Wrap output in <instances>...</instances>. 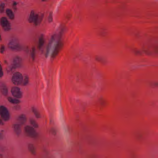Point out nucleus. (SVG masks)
<instances>
[{
	"instance_id": "72a5a7b5",
	"label": "nucleus",
	"mask_w": 158,
	"mask_h": 158,
	"mask_svg": "<svg viewBox=\"0 0 158 158\" xmlns=\"http://www.w3.org/2000/svg\"><path fill=\"white\" fill-rule=\"evenodd\" d=\"M2 136V134L0 133V138Z\"/></svg>"
},
{
	"instance_id": "1a4fd4ad",
	"label": "nucleus",
	"mask_w": 158,
	"mask_h": 158,
	"mask_svg": "<svg viewBox=\"0 0 158 158\" xmlns=\"http://www.w3.org/2000/svg\"><path fill=\"white\" fill-rule=\"evenodd\" d=\"M22 125L17 123H15L13 125L14 131L18 136H19L21 134V127Z\"/></svg>"
},
{
	"instance_id": "b1692460",
	"label": "nucleus",
	"mask_w": 158,
	"mask_h": 158,
	"mask_svg": "<svg viewBox=\"0 0 158 158\" xmlns=\"http://www.w3.org/2000/svg\"><path fill=\"white\" fill-rule=\"evenodd\" d=\"M3 75V73L2 71V68L0 64V77H2Z\"/></svg>"
},
{
	"instance_id": "bb28decb",
	"label": "nucleus",
	"mask_w": 158,
	"mask_h": 158,
	"mask_svg": "<svg viewBox=\"0 0 158 158\" xmlns=\"http://www.w3.org/2000/svg\"><path fill=\"white\" fill-rule=\"evenodd\" d=\"M14 108L15 110H19L20 109V106L19 105H17L14 106Z\"/></svg>"
},
{
	"instance_id": "f8f14e48",
	"label": "nucleus",
	"mask_w": 158,
	"mask_h": 158,
	"mask_svg": "<svg viewBox=\"0 0 158 158\" xmlns=\"http://www.w3.org/2000/svg\"><path fill=\"white\" fill-rule=\"evenodd\" d=\"M29 77L28 76L26 75L24 76L23 80L22 81V83L20 85L23 86H27L29 84Z\"/></svg>"
},
{
	"instance_id": "2f4dec72",
	"label": "nucleus",
	"mask_w": 158,
	"mask_h": 158,
	"mask_svg": "<svg viewBox=\"0 0 158 158\" xmlns=\"http://www.w3.org/2000/svg\"><path fill=\"white\" fill-rule=\"evenodd\" d=\"M0 124L1 125H3V123L2 121L0 119Z\"/></svg>"
},
{
	"instance_id": "7ed1b4c3",
	"label": "nucleus",
	"mask_w": 158,
	"mask_h": 158,
	"mask_svg": "<svg viewBox=\"0 0 158 158\" xmlns=\"http://www.w3.org/2000/svg\"><path fill=\"white\" fill-rule=\"evenodd\" d=\"M0 24L2 29L5 31H9L11 29V24L6 17H3L1 18Z\"/></svg>"
},
{
	"instance_id": "9d476101",
	"label": "nucleus",
	"mask_w": 158,
	"mask_h": 158,
	"mask_svg": "<svg viewBox=\"0 0 158 158\" xmlns=\"http://www.w3.org/2000/svg\"><path fill=\"white\" fill-rule=\"evenodd\" d=\"M16 120L18 122V123L23 125L26 122V116L24 114H20L17 117Z\"/></svg>"
},
{
	"instance_id": "6ab92c4d",
	"label": "nucleus",
	"mask_w": 158,
	"mask_h": 158,
	"mask_svg": "<svg viewBox=\"0 0 158 158\" xmlns=\"http://www.w3.org/2000/svg\"><path fill=\"white\" fill-rule=\"evenodd\" d=\"M28 148L32 153H35V148L32 144H29L28 145Z\"/></svg>"
},
{
	"instance_id": "393cba45",
	"label": "nucleus",
	"mask_w": 158,
	"mask_h": 158,
	"mask_svg": "<svg viewBox=\"0 0 158 158\" xmlns=\"http://www.w3.org/2000/svg\"><path fill=\"white\" fill-rule=\"evenodd\" d=\"M152 85L154 87H158V81H155L152 82Z\"/></svg>"
},
{
	"instance_id": "5701e85b",
	"label": "nucleus",
	"mask_w": 158,
	"mask_h": 158,
	"mask_svg": "<svg viewBox=\"0 0 158 158\" xmlns=\"http://www.w3.org/2000/svg\"><path fill=\"white\" fill-rule=\"evenodd\" d=\"M5 50V46L3 45H1L0 48V52L3 53Z\"/></svg>"
},
{
	"instance_id": "dca6fc26",
	"label": "nucleus",
	"mask_w": 158,
	"mask_h": 158,
	"mask_svg": "<svg viewBox=\"0 0 158 158\" xmlns=\"http://www.w3.org/2000/svg\"><path fill=\"white\" fill-rule=\"evenodd\" d=\"M30 124L35 128H38L39 125L36 121L33 119L31 118L30 119Z\"/></svg>"
},
{
	"instance_id": "0eeeda50",
	"label": "nucleus",
	"mask_w": 158,
	"mask_h": 158,
	"mask_svg": "<svg viewBox=\"0 0 158 158\" xmlns=\"http://www.w3.org/2000/svg\"><path fill=\"white\" fill-rule=\"evenodd\" d=\"M26 135L31 137L35 138L38 136V133L36 132L34 128L29 126H27L24 127Z\"/></svg>"
},
{
	"instance_id": "6e6552de",
	"label": "nucleus",
	"mask_w": 158,
	"mask_h": 158,
	"mask_svg": "<svg viewBox=\"0 0 158 158\" xmlns=\"http://www.w3.org/2000/svg\"><path fill=\"white\" fill-rule=\"evenodd\" d=\"M11 92L12 95L15 98H21L22 97V92L19 87L15 86L12 87Z\"/></svg>"
},
{
	"instance_id": "f03ea898",
	"label": "nucleus",
	"mask_w": 158,
	"mask_h": 158,
	"mask_svg": "<svg viewBox=\"0 0 158 158\" xmlns=\"http://www.w3.org/2000/svg\"><path fill=\"white\" fill-rule=\"evenodd\" d=\"M42 20L37 13L34 10H32L30 13L28 21L29 23H33L35 26L39 25Z\"/></svg>"
},
{
	"instance_id": "7c9ffc66",
	"label": "nucleus",
	"mask_w": 158,
	"mask_h": 158,
	"mask_svg": "<svg viewBox=\"0 0 158 158\" xmlns=\"http://www.w3.org/2000/svg\"><path fill=\"white\" fill-rule=\"evenodd\" d=\"M17 3L15 2H13L12 6H16L17 5Z\"/></svg>"
},
{
	"instance_id": "f257e3e1",
	"label": "nucleus",
	"mask_w": 158,
	"mask_h": 158,
	"mask_svg": "<svg viewBox=\"0 0 158 158\" xmlns=\"http://www.w3.org/2000/svg\"><path fill=\"white\" fill-rule=\"evenodd\" d=\"M58 33L55 32L51 35L48 43L45 46L46 43L45 35L44 34H41L38 38L37 46L35 45H32L29 50L28 46L25 47L24 51L27 53H29L33 60L36 54L37 48L45 57H47L50 55L52 60L55 59L57 56L64 46L62 38L66 28L64 25H60Z\"/></svg>"
},
{
	"instance_id": "a211bd4d",
	"label": "nucleus",
	"mask_w": 158,
	"mask_h": 158,
	"mask_svg": "<svg viewBox=\"0 0 158 158\" xmlns=\"http://www.w3.org/2000/svg\"><path fill=\"white\" fill-rule=\"evenodd\" d=\"M1 92L4 95H6L8 93V90L6 87L3 85L1 87Z\"/></svg>"
},
{
	"instance_id": "cd10ccee",
	"label": "nucleus",
	"mask_w": 158,
	"mask_h": 158,
	"mask_svg": "<svg viewBox=\"0 0 158 158\" xmlns=\"http://www.w3.org/2000/svg\"><path fill=\"white\" fill-rule=\"evenodd\" d=\"M16 65L15 64H14L13 65L11 68H10V71L11 72H13V70L15 69L16 68Z\"/></svg>"
},
{
	"instance_id": "4468645a",
	"label": "nucleus",
	"mask_w": 158,
	"mask_h": 158,
	"mask_svg": "<svg viewBox=\"0 0 158 158\" xmlns=\"http://www.w3.org/2000/svg\"><path fill=\"white\" fill-rule=\"evenodd\" d=\"M7 99L10 103L13 104H18L20 102V101L19 100L17 99H13L11 97H8Z\"/></svg>"
},
{
	"instance_id": "2eb2a0df",
	"label": "nucleus",
	"mask_w": 158,
	"mask_h": 158,
	"mask_svg": "<svg viewBox=\"0 0 158 158\" xmlns=\"http://www.w3.org/2000/svg\"><path fill=\"white\" fill-rule=\"evenodd\" d=\"M32 110L36 118H41V116L40 113L34 107H32Z\"/></svg>"
},
{
	"instance_id": "a878e982",
	"label": "nucleus",
	"mask_w": 158,
	"mask_h": 158,
	"mask_svg": "<svg viewBox=\"0 0 158 158\" xmlns=\"http://www.w3.org/2000/svg\"><path fill=\"white\" fill-rule=\"evenodd\" d=\"M100 103L102 106H103L105 103V101L102 99H100Z\"/></svg>"
},
{
	"instance_id": "39448f33",
	"label": "nucleus",
	"mask_w": 158,
	"mask_h": 158,
	"mask_svg": "<svg viewBox=\"0 0 158 158\" xmlns=\"http://www.w3.org/2000/svg\"><path fill=\"white\" fill-rule=\"evenodd\" d=\"M0 115L4 121H8L10 119V114L7 108L4 106H0Z\"/></svg>"
},
{
	"instance_id": "f3484780",
	"label": "nucleus",
	"mask_w": 158,
	"mask_h": 158,
	"mask_svg": "<svg viewBox=\"0 0 158 158\" xmlns=\"http://www.w3.org/2000/svg\"><path fill=\"white\" fill-rule=\"evenodd\" d=\"M21 61V58L18 56L15 57L13 60L14 63L15 64H19L20 63Z\"/></svg>"
},
{
	"instance_id": "aec40b11",
	"label": "nucleus",
	"mask_w": 158,
	"mask_h": 158,
	"mask_svg": "<svg viewBox=\"0 0 158 158\" xmlns=\"http://www.w3.org/2000/svg\"><path fill=\"white\" fill-rule=\"evenodd\" d=\"M5 4H2L0 5V13H2L4 11Z\"/></svg>"
},
{
	"instance_id": "473e14b6",
	"label": "nucleus",
	"mask_w": 158,
	"mask_h": 158,
	"mask_svg": "<svg viewBox=\"0 0 158 158\" xmlns=\"http://www.w3.org/2000/svg\"><path fill=\"white\" fill-rule=\"evenodd\" d=\"M48 0H41L42 2H47Z\"/></svg>"
},
{
	"instance_id": "412c9836",
	"label": "nucleus",
	"mask_w": 158,
	"mask_h": 158,
	"mask_svg": "<svg viewBox=\"0 0 158 158\" xmlns=\"http://www.w3.org/2000/svg\"><path fill=\"white\" fill-rule=\"evenodd\" d=\"M48 21L49 23L52 22L53 21V17L52 14H50L48 18Z\"/></svg>"
},
{
	"instance_id": "20e7f679",
	"label": "nucleus",
	"mask_w": 158,
	"mask_h": 158,
	"mask_svg": "<svg viewBox=\"0 0 158 158\" xmlns=\"http://www.w3.org/2000/svg\"><path fill=\"white\" fill-rule=\"evenodd\" d=\"M8 47L12 50H20L22 49L21 46L19 44L18 40L16 38H13L9 41Z\"/></svg>"
},
{
	"instance_id": "4be33fe9",
	"label": "nucleus",
	"mask_w": 158,
	"mask_h": 158,
	"mask_svg": "<svg viewBox=\"0 0 158 158\" xmlns=\"http://www.w3.org/2000/svg\"><path fill=\"white\" fill-rule=\"evenodd\" d=\"M50 132L54 135H55L56 134V130L53 128H52L50 130Z\"/></svg>"
},
{
	"instance_id": "c756f323",
	"label": "nucleus",
	"mask_w": 158,
	"mask_h": 158,
	"mask_svg": "<svg viewBox=\"0 0 158 158\" xmlns=\"http://www.w3.org/2000/svg\"><path fill=\"white\" fill-rule=\"evenodd\" d=\"M96 60L98 61H100L101 60L100 58L98 57H97L96 58Z\"/></svg>"
},
{
	"instance_id": "f704fd0d",
	"label": "nucleus",
	"mask_w": 158,
	"mask_h": 158,
	"mask_svg": "<svg viewBox=\"0 0 158 158\" xmlns=\"http://www.w3.org/2000/svg\"><path fill=\"white\" fill-rule=\"evenodd\" d=\"M4 62L6 63H7V61L6 60H5Z\"/></svg>"
},
{
	"instance_id": "ddd939ff",
	"label": "nucleus",
	"mask_w": 158,
	"mask_h": 158,
	"mask_svg": "<svg viewBox=\"0 0 158 158\" xmlns=\"http://www.w3.org/2000/svg\"><path fill=\"white\" fill-rule=\"evenodd\" d=\"M6 13L10 19L13 20L14 19V15L11 10L9 9H7L6 10Z\"/></svg>"
},
{
	"instance_id": "423d86ee",
	"label": "nucleus",
	"mask_w": 158,
	"mask_h": 158,
	"mask_svg": "<svg viewBox=\"0 0 158 158\" xmlns=\"http://www.w3.org/2000/svg\"><path fill=\"white\" fill-rule=\"evenodd\" d=\"M23 77L22 74L19 72H17L14 74L11 81L15 85H20L23 80Z\"/></svg>"
},
{
	"instance_id": "c85d7f7f",
	"label": "nucleus",
	"mask_w": 158,
	"mask_h": 158,
	"mask_svg": "<svg viewBox=\"0 0 158 158\" xmlns=\"http://www.w3.org/2000/svg\"><path fill=\"white\" fill-rule=\"evenodd\" d=\"M12 8L14 10H16L17 8L16 6H12Z\"/></svg>"
},
{
	"instance_id": "c9c22d12",
	"label": "nucleus",
	"mask_w": 158,
	"mask_h": 158,
	"mask_svg": "<svg viewBox=\"0 0 158 158\" xmlns=\"http://www.w3.org/2000/svg\"><path fill=\"white\" fill-rule=\"evenodd\" d=\"M156 52H158V51H156Z\"/></svg>"
},
{
	"instance_id": "9b49d317",
	"label": "nucleus",
	"mask_w": 158,
	"mask_h": 158,
	"mask_svg": "<svg viewBox=\"0 0 158 158\" xmlns=\"http://www.w3.org/2000/svg\"><path fill=\"white\" fill-rule=\"evenodd\" d=\"M133 52L135 55L136 56H141L143 54V53H144L147 55H149L150 54V52L147 50L144 49L141 50L137 49H134L133 50Z\"/></svg>"
}]
</instances>
